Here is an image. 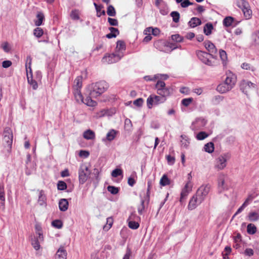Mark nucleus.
I'll use <instances>...</instances> for the list:
<instances>
[{
  "mask_svg": "<svg viewBox=\"0 0 259 259\" xmlns=\"http://www.w3.org/2000/svg\"><path fill=\"white\" fill-rule=\"evenodd\" d=\"M224 98V97L222 96H215L212 99V103L213 105H218L223 100Z\"/></svg>",
  "mask_w": 259,
  "mask_h": 259,
  "instance_id": "obj_42",
  "label": "nucleus"
},
{
  "mask_svg": "<svg viewBox=\"0 0 259 259\" xmlns=\"http://www.w3.org/2000/svg\"><path fill=\"white\" fill-rule=\"evenodd\" d=\"M45 20V16L42 12H38L36 19L34 20V24L36 26H39L43 23V21Z\"/></svg>",
  "mask_w": 259,
  "mask_h": 259,
  "instance_id": "obj_19",
  "label": "nucleus"
},
{
  "mask_svg": "<svg viewBox=\"0 0 259 259\" xmlns=\"http://www.w3.org/2000/svg\"><path fill=\"white\" fill-rule=\"evenodd\" d=\"M203 44L205 49L209 52L208 54L211 56L212 58H214L217 52V49L214 45L210 40H205Z\"/></svg>",
  "mask_w": 259,
  "mask_h": 259,
  "instance_id": "obj_13",
  "label": "nucleus"
},
{
  "mask_svg": "<svg viewBox=\"0 0 259 259\" xmlns=\"http://www.w3.org/2000/svg\"><path fill=\"white\" fill-rule=\"evenodd\" d=\"M126 46L125 42L121 40H118L116 42V47L115 53H121L122 51L125 50ZM121 53H122L121 52Z\"/></svg>",
  "mask_w": 259,
  "mask_h": 259,
  "instance_id": "obj_25",
  "label": "nucleus"
},
{
  "mask_svg": "<svg viewBox=\"0 0 259 259\" xmlns=\"http://www.w3.org/2000/svg\"><path fill=\"white\" fill-rule=\"evenodd\" d=\"M74 95L76 101L78 103H82L84 102V99L81 94L80 89H74Z\"/></svg>",
  "mask_w": 259,
  "mask_h": 259,
  "instance_id": "obj_27",
  "label": "nucleus"
},
{
  "mask_svg": "<svg viewBox=\"0 0 259 259\" xmlns=\"http://www.w3.org/2000/svg\"><path fill=\"white\" fill-rule=\"evenodd\" d=\"M123 57V54L121 53H114L109 55L108 56L104 57L102 61L104 62H106L108 64H112L119 61Z\"/></svg>",
  "mask_w": 259,
  "mask_h": 259,
  "instance_id": "obj_8",
  "label": "nucleus"
},
{
  "mask_svg": "<svg viewBox=\"0 0 259 259\" xmlns=\"http://www.w3.org/2000/svg\"><path fill=\"white\" fill-rule=\"evenodd\" d=\"M144 100L142 98H138L134 101V104L137 107H141L143 105Z\"/></svg>",
  "mask_w": 259,
  "mask_h": 259,
  "instance_id": "obj_62",
  "label": "nucleus"
},
{
  "mask_svg": "<svg viewBox=\"0 0 259 259\" xmlns=\"http://www.w3.org/2000/svg\"><path fill=\"white\" fill-rule=\"evenodd\" d=\"M197 56L198 58L204 64L211 66L212 62L208 58V56L209 55L208 53L202 51H198L196 53Z\"/></svg>",
  "mask_w": 259,
  "mask_h": 259,
  "instance_id": "obj_14",
  "label": "nucleus"
},
{
  "mask_svg": "<svg viewBox=\"0 0 259 259\" xmlns=\"http://www.w3.org/2000/svg\"><path fill=\"white\" fill-rule=\"evenodd\" d=\"M213 29V25L211 23L208 22L205 24L203 28L204 33L206 35H209L212 33V30Z\"/></svg>",
  "mask_w": 259,
  "mask_h": 259,
  "instance_id": "obj_29",
  "label": "nucleus"
},
{
  "mask_svg": "<svg viewBox=\"0 0 259 259\" xmlns=\"http://www.w3.org/2000/svg\"><path fill=\"white\" fill-rule=\"evenodd\" d=\"M231 89H232L224 82L219 84L217 88V91L221 94L226 93Z\"/></svg>",
  "mask_w": 259,
  "mask_h": 259,
  "instance_id": "obj_21",
  "label": "nucleus"
},
{
  "mask_svg": "<svg viewBox=\"0 0 259 259\" xmlns=\"http://www.w3.org/2000/svg\"><path fill=\"white\" fill-rule=\"evenodd\" d=\"M59 207L61 211H65L67 210L68 207V202L66 199L63 198L60 199L59 202Z\"/></svg>",
  "mask_w": 259,
  "mask_h": 259,
  "instance_id": "obj_24",
  "label": "nucleus"
},
{
  "mask_svg": "<svg viewBox=\"0 0 259 259\" xmlns=\"http://www.w3.org/2000/svg\"><path fill=\"white\" fill-rule=\"evenodd\" d=\"M108 22L109 23V24L111 26H116L118 25V21L116 19H113L109 17L108 18Z\"/></svg>",
  "mask_w": 259,
  "mask_h": 259,
  "instance_id": "obj_60",
  "label": "nucleus"
},
{
  "mask_svg": "<svg viewBox=\"0 0 259 259\" xmlns=\"http://www.w3.org/2000/svg\"><path fill=\"white\" fill-rule=\"evenodd\" d=\"M193 99L192 98L184 99L182 100V104L186 106H188L190 103L192 102Z\"/></svg>",
  "mask_w": 259,
  "mask_h": 259,
  "instance_id": "obj_57",
  "label": "nucleus"
},
{
  "mask_svg": "<svg viewBox=\"0 0 259 259\" xmlns=\"http://www.w3.org/2000/svg\"><path fill=\"white\" fill-rule=\"evenodd\" d=\"M242 1L243 5L242 11L243 12L244 16L247 19H248L250 18V16L252 14V11L248 8V4L244 0Z\"/></svg>",
  "mask_w": 259,
  "mask_h": 259,
  "instance_id": "obj_17",
  "label": "nucleus"
},
{
  "mask_svg": "<svg viewBox=\"0 0 259 259\" xmlns=\"http://www.w3.org/2000/svg\"><path fill=\"white\" fill-rule=\"evenodd\" d=\"M13 137V136L12 133L8 131H5L4 141L7 143L8 146L10 148H11L12 147Z\"/></svg>",
  "mask_w": 259,
  "mask_h": 259,
  "instance_id": "obj_18",
  "label": "nucleus"
},
{
  "mask_svg": "<svg viewBox=\"0 0 259 259\" xmlns=\"http://www.w3.org/2000/svg\"><path fill=\"white\" fill-rule=\"evenodd\" d=\"M227 77L225 79L224 82L226 83L231 89L233 88L236 82V75L231 72L226 73Z\"/></svg>",
  "mask_w": 259,
  "mask_h": 259,
  "instance_id": "obj_15",
  "label": "nucleus"
},
{
  "mask_svg": "<svg viewBox=\"0 0 259 259\" xmlns=\"http://www.w3.org/2000/svg\"><path fill=\"white\" fill-rule=\"evenodd\" d=\"M124 129L128 132H131L132 131L133 124L131 120L126 118L124 120Z\"/></svg>",
  "mask_w": 259,
  "mask_h": 259,
  "instance_id": "obj_37",
  "label": "nucleus"
},
{
  "mask_svg": "<svg viewBox=\"0 0 259 259\" xmlns=\"http://www.w3.org/2000/svg\"><path fill=\"white\" fill-rule=\"evenodd\" d=\"M107 13L108 16L111 17H114L116 15V11L113 6L110 5L108 7Z\"/></svg>",
  "mask_w": 259,
  "mask_h": 259,
  "instance_id": "obj_44",
  "label": "nucleus"
},
{
  "mask_svg": "<svg viewBox=\"0 0 259 259\" xmlns=\"http://www.w3.org/2000/svg\"><path fill=\"white\" fill-rule=\"evenodd\" d=\"M122 175V170L119 168H115L111 173V176L114 178H116Z\"/></svg>",
  "mask_w": 259,
  "mask_h": 259,
  "instance_id": "obj_50",
  "label": "nucleus"
},
{
  "mask_svg": "<svg viewBox=\"0 0 259 259\" xmlns=\"http://www.w3.org/2000/svg\"><path fill=\"white\" fill-rule=\"evenodd\" d=\"M67 253L63 247H60L57 250L56 256L59 259H66Z\"/></svg>",
  "mask_w": 259,
  "mask_h": 259,
  "instance_id": "obj_23",
  "label": "nucleus"
},
{
  "mask_svg": "<svg viewBox=\"0 0 259 259\" xmlns=\"http://www.w3.org/2000/svg\"><path fill=\"white\" fill-rule=\"evenodd\" d=\"M70 17L73 20H78L79 19L78 11L76 10H72L70 14Z\"/></svg>",
  "mask_w": 259,
  "mask_h": 259,
  "instance_id": "obj_51",
  "label": "nucleus"
},
{
  "mask_svg": "<svg viewBox=\"0 0 259 259\" xmlns=\"http://www.w3.org/2000/svg\"><path fill=\"white\" fill-rule=\"evenodd\" d=\"M91 171L85 164L80 165L78 169V180L79 184H83L90 177Z\"/></svg>",
  "mask_w": 259,
  "mask_h": 259,
  "instance_id": "obj_3",
  "label": "nucleus"
},
{
  "mask_svg": "<svg viewBox=\"0 0 259 259\" xmlns=\"http://www.w3.org/2000/svg\"><path fill=\"white\" fill-rule=\"evenodd\" d=\"M241 66V68L243 69L251 70L252 71L254 70V67L251 66L249 64L247 63H242Z\"/></svg>",
  "mask_w": 259,
  "mask_h": 259,
  "instance_id": "obj_56",
  "label": "nucleus"
},
{
  "mask_svg": "<svg viewBox=\"0 0 259 259\" xmlns=\"http://www.w3.org/2000/svg\"><path fill=\"white\" fill-rule=\"evenodd\" d=\"M66 183L63 181H59L57 183V189L60 191H63L67 189Z\"/></svg>",
  "mask_w": 259,
  "mask_h": 259,
  "instance_id": "obj_43",
  "label": "nucleus"
},
{
  "mask_svg": "<svg viewBox=\"0 0 259 259\" xmlns=\"http://www.w3.org/2000/svg\"><path fill=\"white\" fill-rule=\"evenodd\" d=\"M46 196L44 194L43 190L39 191L38 203L40 205H43L46 204Z\"/></svg>",
  "mask_w": 259,
  "mask_h": 259,
  "instance_id": "obj_31",
  "label": "nucleus"
},
{
  "mask_svg": "<svg viewBox=\"0 0 259 259\" xmlns=\"http://www.w3.org/2000/svg\"><path fill=\"white\" fill-rule=\"evenodd\" d=\"M247 232L249 234H254L256 232V227L254 224H249L247 226Z\"/></svg>",
  "mask_w": 259,
  "mask_h": 259,
  "instance_id": "obj_39",
  "label": "nucleus"
},
{
  "mask_svg": "<svg viewBox=\"0 0 259 259\" xmlns=\"http://www.w3.org/2000/svg\"><path fill=\"white\" fill-rule=\"evenodd\" d=\"M203 201L202 198H200L197 196L196 194L194 195L190 200L188 208L189 210L194 209L198 205L200 204Z\"/></svg>",
  "mask_w": 259,
  "mask_h": 259,
  "instance_id": "obj_12",
  "label": "nucleus"
},
{
  "mask_svg": "<svg viewBox=\"0 0 259 259\" xmlns=\"http://www.w3.org/2000/svg\"><path fill=\"white\" fill-rule=\"evenodd\" d=\"M188 195V193H187V192L181 191V197H180V202L183 203L185 201V200L186 199Z\"/></svg>",
  "mask_w": 259,
  "mask_h": 259,
  "instance_id": "obj_63",
  "label": "nucleus"
},
{
  "mask_svg": "<svg viewBox=\"0 0 259 259\" xmlns=\"http://www.w3.org/2000/svg\"><path fill=\"white\" fill-rule=\"evenodd\" d=\"M155 88L157 90V94L162 96L167 100V97L173 93V89L170 86H166L165 83L161 80L157 81Z\"/></svg>",
  "mask_w": 259,
  "mask_h": 259,
  "instance_id": "obj_2",
  "label": "nucleus"
},
{
  "mask_svg": "<svg viewBox=\"0 0 259 259\" xmlns=\"http://www.w3.org/2000/svg\"><path fill=\"white\" fill-rule=\"evenodd\" d=\"M253 36L255 44L256 45H259V31L255 32Z\"/></svg>",
  "mask_w": 259,
  "mask_h": 259,
  "instance_id": "obj_64",
  "label": "nucleus"
},
{
  "mask_svg": "<svg viewBox=\"0 0 259 259\" xmlns=\"http://www.w3.org/2000/svg\"><path fill=\"white\" fill-rule=\"evenodd\" d=\"M82 77L81 76H78L74 80V89H80L82 87Z\"/></svg>",
  "mask_w": 259,
  "mask_h": 259,
  "instance_id": "obj_38",
  "label": "nucleus"
},
{
  "mask_svg": "<svg viewBox=\"0 0 259 259\" xmlns=\"http://www.w3.org/2000/svg\"><path fill=\"white\" fill-rule=\"evenodd\" d=\"M192 191V185L191 184H189V183H187L184 187L183 188L182 191L187 192V193H189Z\"/></svg>",
  "mask_w": 259,
  "mask_h": 259,
  "instance_id": "obj_59",
  "label": "nucleus"
},
{
  "mask_svg": "<svg viewBox=\"0 0 259 259\" xmlns=\"http://www.w3.org/2000/svg\"><path fill=\"white\" fill-rule=\"evenodd\" d=\"M214 144L212 142H209L204 145V150L208 153H212L214 151Z\"/></svg>",
  "mask_w": 259,
  "mask_h": 259,
  "instance_id": "obj_36",
  "label": "nucleus"
},
{
  "mask_svg": "<svg viewBox=\"0 0 259 259\" xmlns=\"http://www.w3.org/2000/svg\"><path fill=\"white\" fill-rule=\"evenodd\" d=\"M44 241L43 234H39V236L31 237V243L33 247L38 250L40 247V244Z\"/></svg>",
  "mask_w": 259,
  "mask_h": 259,
  "instance_id": "obj_11",
  "label": "nucleus"
},
{
  "mask_svg": "<svg viewBox=\"0 0 259 259\" xmlns=\"http://www.w3.org/2000/svg\"><path fill=\"white\" fill-rule=\"evenodd\" d=\"M166 158L169 165H172L175 163V158L174 156L168 155L166 156Z\"/></svg>",
  "mask_w": 259,
  "mask_h": 259,
  "instance_id": "obj_58",
  "label": "nucleus"
},
{
  "mask_svg": "<svg viewBox=\"0 0 259 259\" xmlns=\"http://www.w3.org/2000/svg\"><path fill=\"white\" fill-rule=\"evenodd\" d=\"M171 39L176 42H180L183 40V36L179 34H176L171 36Z\"/></svg>",
  "mask_w": 259,
  "mask_h": 259,
  "instance_id": "obj_49",
  "label": "nucleus"
},
{
  "mask_svg": "<svg viewBox=\"0 0 259 259\" xmlns=\"http://www.w3.org/2000/svg\"><path fill=\"white\" fill-rule=\"evenodd\" d=\"M207 123V121L203 118H198L193 122L191 128L192 130H196L204 127Z\"/></svg>",
  "mask_w": 259,
  "mask_h": 259,
  "instance_id": "obj_16",
  "label": "nucleus"
},
{
  "mask_svg": "<svg viewBox=\"0 0 259 259\" xmlns=\"http://www.w3.org/2000/svg\"><path fill=\"white\" fill-rule=\"evenodd\" d=\"M170 16L172 18V21L175 23H178L180 20V14L177 11H172L170 14Z\"/></svg>",
  "mask_w": 259,
  "mask_h": 259,
  "instance_id": "obj_41",
  "label": "nucleus"
},
{
  "mask_svg": "<svg viewBox=\"0 0 259 259\" xmlns=\"http://www.w3.org/2000/svg\"><path fill=\"white\" fill-rule=\"evenodd\" d=\"M88 96L84 100V102L83 103L86 104L87 105L91 107H95L97 105V102L92 100V98H94L93 97H91V95H89L87 94Z\"/></svg>",
  "mask_w": 259,
  "mask_h": 259,
  "instance_id": "obj_28",
  "label": "nucleus"
},
{
  "mask_svg": "<svg viewBox=\"0 0 259 259\" xmlns=\"http://www.w3.org/2000/svg\"><path fill=\"white\" fill-rule=\"evenodd\" d=\"M108 83L104 80L93 83L87 88V94L93 98L101 96L108 88Z\"/></svg>",
  "mask_w": 259,
  "mask_h": 259,
  "instance_id": "obj_1",
  "label": "nucleus"
},
{
  "mask_svg": "<svg viewBox=\"0 0 259 259\" xmlns=\"http://www.w3.org/2000/svg\"><path fill=\"white\" fill-rule=\"evenodd\" d=\"M107 190L113 195L117 194L119 192L118 188L113 186H108L107 187Z\"/></svg>",
  "mask_w": 259,
  "mask_h": 259,
  "instance_id": "obj_47",
  "label": "nucleus"
},
{
  "mask_svg": "<svg viewBox=\"0 0 259 259\" xmlns=\"http://www.w3.org/2000/svg\"><path fill=\"white\" fill-rule=\"evenodd\" d=\"M219 54H220V57L221 59H222V60L223 61H225L227 59V55L226 52L223 50H220Z\"/></svg>",
  "mask_w": 259,
  "mask_h": 259,
  "instance_id": "obj_61",
  "label": "nucleus"
},
{
  "mask_svg": "<svg viewBox=\"0 0 259 259\" xmlns=\"http://www.w3.org/2000/svg\"><path fill=\"white\" fill-rule=\"evenodd\" d=\"M144 78L146 81H154L159 78V74H156L153 76L151 75H146L144 77Z\"/></svg>",
  "mask_w": 259,
  "mask_h": 259,
  "instance_id": "obj_54",
  "label": "nucleus"
},
{
  "mask_svg": "<svg viewBox=\"0 0 259 259\" xmlns=\"http://www.w3.org/2000/svg\"><path fill=\"white\" fill-rule=\"evenodd\" d=\"M210 186L209 184L205 185H202L197 190L196 194L197 196L202 198V200L203 201L205 197L208 194L210 190Z\"/></svg>",
  "mask_w": 259,
  "mask_h": 259,
  "instance_id": "obj_10",
  "label": "nucleus"
},
{
  "mask_svg": "<svg viewBox=\"0 0 259 259\" xmlns=\"http://www.w3.org/2000/svg\"><path fill=\"white\" fill-rule=\"evenodd\" d=\"M226 176L224 174H220L218 180V190L219 193H221L228 189V187L225 183Z\"/></svg>",
  "mask_w": 259,
  "mask_h": 259,
  "instance_id": "obj_9",
  "label": "nucleus"
},
{
  "mask_svg": "<svg viewBox=\"0 0 259 259\" xmlns=\"http://www.w3.org/2000/svg\"><path fill=\"white\" fill-rule=\"evenodd\" d=\"M248 220L250 222H255L259 219V213L255 211L250 212L248 214Z\"/></svg>",
  "mask_w": 259,
  "mask_h": 259,
  "instance_id": "obj_33",
  "label": "nucleus"
},
{
  "mask_svg": "<svg viewBox=\"0 0 259 259\" xmlns=\"http://www.w3.org/2000/svg\"><path fill=\"white\" fill-rule=\"evenodd\" d=\"M52 225L57 229H61L63 227V223L60 220H55L52 221Z\"/></svg>",
  "mask_w": 259,
  "mask_h": 259,
  "instance_id": "obj_45",
  "label": "nucleus"
},
{
  "mask_svg": "<svg viewBox=\"0 0 259 259\" xmlns=\"http://www.w3.org/2000/svg\"><path fill=\"white\" fill-rule=\"evenodd\" d=\"M128 227L132 229H137L139 227V224L135 221H131L128 222Z\"/></svg>",
  "mask_w": 259,
  "mask_h": 259,
  "instance_id": "obj_53",
  "label": "nucleus"
},
{
  "mask_svg": "<svg viewBox=\"0 0 259 259\" xmlns=\"http://www.w3.org/2000/svg\"><path fill=\"white\" fill-rule=\"evenodd\" d=\"M117 133L118 131L114 129L110 130L107 133L106 138L105 139H103L102 141H105L107 140L109 142L112 141L115 139Z\"/></svg>",
  "mask_w": 259,
  "mask_h": 259,
  "instance_id": "obj_20",
  "label": "nucleus"
},
{
  "mask_svg": "<svg viewBox=\"0 0 259 259\" xmlns=\"http://www.w3.org/2000/svg\"><path fill=\"white\" fill-rule=\"evenodd\" d=\"M151 29L152 34L155 36L157 35L160 33V30L157 28H153L152 27H149L146 28L145 31L148 30V31L150 32Z\"/></svg>",
  "mask_w": 259,
  "mask_h": 259,
  "instance_id": "obj_55",
  "label": "nucleus"
},
{
  "mask_svg": "<svg viewBox=\"0 0 259 259\" xmlns=\"http://www.w3.org/2000/svg\"><path fill=\"white\" fill-rule=\"evenodd\" d=\"M201 24V20L197 17L192 18L188 22V25L192 28H194L198 25H200Z\"/></svg>",
  "mask_w": 259,
  "mask_h": 259,
  "instance_id": "obj_26",
  "label": "nucleus"
},
{
  "mask_svg": "<svg viewBox=\"0 0 259 259\" xmlns=\"http://www.w3.org/2000/svg\"><path fill=\"white\" fill-rule=\"evenodd\" d=\"M240 89L244 94L247 95L248 92L252 89H255L256 85L248 80H242L240 83Z\"/></svg>",
  "mask_w": 259,
  "mask_h": 259,
  "instance_id": "obj_7",
  "label": "nucleus"
},
{
  "mask_svg": "<svg viewBox=\"0 0 259 259\" xmlns=\"http://www.w3.org/2000/svg\"><path fill=\"white\" fill-rule=\"evenodd\" d=\"M170 184V180L168 179L166 175H163L160 180V185L162 186H166Z\"/></svg>",
  "mask_w": 259,
  "mask_h": 259,
  "instance_id": "obj_35",
  "label": "nucleus"
},
{
  "mask_svg": "<svg viewBox=\"0 0 259 259\" xmlns=\"http://www.w3.org/2000/svg\"><path fill=\"white\" fill-rule=\"evenodd\" d=\"M166 99L161 96L151 95L147 99V105L149 109H151L153 105H158L164 103Z\"/></svg>",
  "mask_w": 259,
  "mask_h": 259,
  "instance_id": "obj_5",
  "label": "nucleus"
},
{
  "mask_svg": "<svg viewBox=\"0 0 259 259\" xmlns=\"http://www.w3.org/2000/svg\"><path fill=\"white\" fill-rule=\"evenodd\" d=\"M208 136V135L205 132H199L196 136V138L198 140H203Z\"/></svg>",
  "mask_w": 259,
  "mask_h": 259,
  "instance_id": "obj_52",
  "label": "nucleus"
},
{
  "mask_svg": "<svg viewBox=\"0 0 259 259\" xmlns=\"http://www.w3.org/2000/svg\"><path fill=\"white\" fill-rule=\"evenodd\" d=\"M234 20V18L231 16L226 17L223 20V25L225 27H230L233 25Z\"/></svg>",
  "mask_w": 259,
  "mask_h": 259,
  "instance_id": "obj_34",
  "label": "nucleus"
},
{
  "mask_svg": "<svg viewBox=\"0 0 259 259\" xmlns=\"http://www.w3.org/2000/svg\"><path fill=\"white\" fill-rule=\"evenodd\" d=\"M231 158V154L230 153H225L220 155L216 159L215 167L219 169H224L227 165V161Z\"/></svg>",
  "mask_w": 259,
  "mask_h": 259,
  "instance_id": "obj_6",
  "label": "nucleus"
},
{
  "mask_svg": "<svg viewBox=\"0 0 259 259\" xmlns=\"http://www.w3.org/2000/svg\"><path fill=\"white\" fill-rule=\"evenodd\" d=\"M0 200L2 201L0 203L4 206L5 201V193L4 191V185L2 183H0Z\"/></svg>",
  "mask_w": 259,
  "mask_h": 259,
  "instance_id": "obj_32",
  "label": "nucleus"
},
{
  "mask_svg": "<svg viewBox=\"0 0 259 259\" xmlns=\"http://www.w3.org/2000/svg\"><path fill=\"white\" fill-rule=\"evenodd\" d=\"M109 30L110 32L106 35V37L108 38L116 37L119 34V31L116 28L110 27L109 28Z\"/></svg>",
  "mask_w": 259,
  "mask_h": 259,
  "instance_id": "obj_22",
  "label": "nucleus"
},
{
  "mask_svg": "<svg viewBox=\"0 0 259 259\" xmlns=\"http://www.w3.org/2000/svg\"><path fill=\"white\" fill-rule=\"evenodd\" d=\"M145 201H147V200H146L145 198V199H142L141 201V204L138 208V211L140 214H142L143 213V211L145 209V206L144 205V203Z\"/></svg>",
  "mask_w": 259,
  "mask_h": 259,
  "instance_id": "obj_48",
  "label": "nucleus"
},
{
  "mask_svg": "<svg viewBox=\"0 0 259 259\" xmlns=\"http://www.w3.org/2000/svg\"><path fill=\"white\" fill-rule=\"evenodd\" d=\"M83 136L87 140H93L95 138V134L93 131L88 130L84 132Z\"/></svg>",
  "mask_w": 259,
  "mask_h": 259,
  "instance_id": "obj_30",
  "label": "nucleus"
},
{
  "mask_svg": "<svg viewBox=\"0 0 259 259\" xmlns=\"http://www.w3.org/2000/svg\"><path fill=\"white\" fill-rule=\"evenodd\" d=\"M33 35L37 38H40L44 34V31L40 27H36L33 30Z\"/></svg>",
  "mask_w": 259,
  "mask_h": 259,
  "instance_id": "obj_40",
  "label": "nucleus"
},
{
  "mask_svg": "<svg viewBox=\"0 0 259 259\" xmlns=\"http://www.w3.org/2000/svg\"><path fill=\"white\" fill-rule=\"evenodd\" d=\"M152 182L150 181H148L147 182V190L145 199L147 200V203H148L150 200V190L151 187Z\"/></svg>",
  "mask_w": 259,
  "mask_h": 259,
  "instance_id": "obj_46",
  "label": "nucleus"
},
{
  "mask_svg": "<svg viewBox=\"0 0 259 259\" xmlns=\"http://www.w3.org/2000/svg\"><path fill=\"white\" fill-rule=\"evenodd\" d=\"M29 61L28 65L27 63H26V69L27 71V78L28 83H29L32 87L33 90H36L38 85L37 82L33 80L32 78V73L31 68V58L30 56H28L27 57V61Z\"/></svg>",
  "mask_w": 259,
  "mask_h": 259,
  "instance_id": "obj_4",
  "label": "nucleus"
}]
</instances>
